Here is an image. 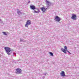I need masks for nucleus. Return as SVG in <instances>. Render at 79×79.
I'll use <instances>...</instances> for the list:
<instances>
[{"label": "nucleus", "instance_id": "7ed1b4c3", "mask_svg": "<svg viewBox=\"0 0 79 79\" xmlns=\"http://www.w3.org/2000/svg\"><path fill=\"white\" fill-rule=\"evenodd\" d=\"M22 71V70L21 69H16V72H15L16 74H21Z\"/></svg>", "mask_w": 79, "mask_h": 79}, {"label": "nucleus", "instance_id": "39448f33", "mask_svg": "<svg viewBox=\"0 0 79 79\" xmlns=\"http://www.w3.org/2000/svg\"><path fill=\"white\" fill-rule=\"evenodd\" d=\"M31 24V20H27L26 23V24H25V27H28V25H30Z\"/></svg>", "mask_w": 79, "mask_h": 79}, {"label": "nucleus", "instance_id": "9d476101", "mask_svg": "<svg viewBox=\"0 0 79 79\" xmlns=\"http://www.w3.org/2000/svg\"><path fill=\"white\" fill-rule=\"evenodd\" d=\"M61 50L62 52H64V53H65V54L66 53V51H67V50L64 49L63 48H61Z\"/></svg>", "mask_w": 79, "mask_h": 79}, {"label": "nucleus", "instance_id": "412c9836", "mask_svg": "<svg viewBox=\"0 0 79 79\" xmlns=\"http://www.w3.org/2000/svg\"><path fill=\"white\" fill-rule=\"evenodd\" d=\"M72 15H75V14H72Z\"/></svg>", "mask_w": 79, "mask_h": 79}, {"label": "nucleus", "instance_id": "a211bd4d", "mask_svg": "<svg viewBox=\"0 0 79 79\" xmlns=\"http://www.w3.org/2000/svg\"><path fill=\"white\" fill-rule=\"evenodd\" d=\"M13 55H16V54L15 53H13Z\"/></svg>", "mask_w": 79, "mask_h": 79}, {"label": "nucleus", "instance_id": "1a4fd4ad", "mask_svg": "<svg viewBox=\"0 0 79 79\" xmlns=\"http://www.w3.org/2000/svg\"><path fill=\"white\" fill-rule=\"evenodd\" d=\"M60 74L62 77H65V76H66L65 73H64V71H62L61 73H60Z\"/></svg>", "mask_w": 79, "mask_h": 79}, {"label": "nucleus", "instance_id": "f3484780", "mask_svg": "<svg viewBox=\"0 0 79 79\" xmlns=\"http://www.w3.org/2000/svg\"><path fill=\"white\" fill-rule=\"evenodd\" d=\"M31 3V2L30 1H28V3Z\"/></svg>", "mask_w": 79, "mask_h": 79}, {"label": "nucleus", "instance_id": "aec40b11", "mask_svg": "<svg viewBox=\"0 0 79 79\" xmlns=\"http://www.w3.org/2000/svg\"><path fill=\"white\" fill-rule=\"evenodd\" d=\"M69 54H71V53H70V52H69Z\"/></svg>", "mask_w": 79, "mask_h": 79}, {"label": "nucleus", "instance_id": "0eeeda50", "mask_svg": "<svg viewBox=\"0 0 79 79\" xmlns=\"http://www.w3.org/2000/svg\"><path fill=\"white\" fill-rule=\"evenodd\" d=\"M41 10H42L43 13H44V12L46 11L47 10V8H45V7L43 6L42 8H41Z\"/></svg>", "mask_w": 79, "mask_h": 79}, {"label": "nucleus", "instance_id": "dca6fc26", "mask_svg": "<svg viewBox=\"0 0 79 79\" xmlns=\"http://www.w3.org/2000/svg\"><path fill=\"white\" fill-rule=\"evenodd\" d=\"M44 76H46V75H47V73H44Z\"/></svg>", "mask_w": 79, "mask_h": 79}, {"label": "nucleus", "instance_id": "5701e85b", "mask_svg": "<svg viewBox=\"0 0 79 79\" xmlns=\"http://www.w3.org/2000/svg\"><path fill=\"white\" fill-rule=\"evenodd\" d=\"M2 23H3V22L2 21Z\"/></svg>", "mask_w": 79, "mask_h": 79}, {"label": "nucleus", "instance_id": "6e6552de", "mask_svg": "<svg viewBox=\"0 0 79 79\" xmlns=\"http://www.w3.org/2000/svg\"><path fill=\"white\" fill-rule=\"evenodd\" d=\"M71 18L72 19H73V20H76V15H72Z\"/></svg>", "mask_w": 79, "mask_h": 79}, {"label": "nucleus", "instance_id": "f8f14e48", "mask_svg": "<svg viewBox=\"0 0 79 79\" xmlns=\"http://www.w3.org/2000/svg\"><path fill=\"white\" fill-rule=\"evenodd\" d=\"M20 42H26V40H25L23 39H20Z\"/></svg>", "mask_w": 79, "mask_h": 79}, {"label": "nucleus", "instance_id": "4468645a", "mask_svg": "<svg viewBox=\"0 0 79 79\" xmlns=\"http://www.w3.org/2000/svg\"><path fill=\"white\" fill-rule=\"evenodd\" d=\"M49 53L50 54L51 56H53V53L52 52H49Z\"/></svg>", "mask_w": 79, "mask_h": 79}, {"label": "nucleus", "instance_id": "9b49d317", "mask_svg": "<svg viewBox=\"0 0 79 79\" xmlns=\"http://www.w3.org/2000/svg\"><path fill=\"white\" fill-rule=\"evenodd\" d=\"M17 13H18V14L19 15H20L22 14V13L21 12V10H18V11H17Z\"/></svg>", "mask_w": 79, "mask_h": 79}, {"label": "nucleus", "instance_id": "20e7f679", "mask_svg": "<svg viewBox=\"0 0 79 79\" xmlns=\"http://www.w3.org/2000/svg\"><path fill=\"white\" fill-rule=\"evenodd\" d=\"M54 20L57 22H60L61 21V18L58 16H56L55 17Z\"/></svg>", "mask_w": 79, "mask_h": 79}, {"label": "nucleus", "instance_id": "ddd939ff", "mask_svg": "<svg viewBox=\"0 0 79 79\" xmlns=\"http://www.w3.org/2000/svg\"><path fill=\"white\" fill-rule=\"evenodd\" d=\"M2 33H3V34L4 35H7V34H6V32H2Z\"/></svg>", "mask_w": 79, "mask_h": 79}, {"label": "nucleus", "instance_id": "f257e3e1", "mask_svg": "<svg viewBox=\"0 0 79 79\" xmlns=\"http://www.w3.org/2000/svg\"><path fill=\"white\" fill-rule=\"evenodd\" d=\"M30 8L31 10H34V11H33V13H39L40 12V10L39 8H35V6L34 5H31L30 6Z\"/></svg>", "mask_w": 79, "mask_h": 79}, {"label": "nucleus", "instance_id": "4be33fe9", "mask_svg": "<svg viewBox=\"0 0 79 79\" xmlns=\"http://www.w3.org/2000/svg\"><path fill=\"white\" fill-rule=\"evenodd\" d=\"M45 77L44 76V77Z\"/></svg>", "mask_w": 79, "mask_h": 79}, {"label": "nucleus", "instance_id": "6ab92c4d", "mask_svg": "<svg viewBox=\"0 0 79 79\" xmlns=\"http://www.w3.org/2000/svg\"><path fill=\"white\" fill-rule=\"evenodd\" d=\"M67 52H68V53H69V51H68V50H67Z\"/></svg>", "mask_w": 79, "mask_h": 79}, {"label": "nucleus", "instance_id": "f03ea898", "mask_svg": "<svg viewBox=\"0 0 79 79\" xmlns=\"http://www.w3.org/2000/svg\"><path fill=\"white\" fill-rule=\"evenodd\" d=\"M4 49L6 51V53L8 55H10L12 52H11V49L10 48L8 47H5L4 48Z\"/></svg>", "mask_w": 79, "mask_h": 79}, {"label": "nucleus", "instance_id": "423d86ee", "mask_svg": "<svg viewBox=\"0 0 79 79\" xmlns=\"http://www.w3.org/2000/svg\"><path fill=\"white\" fill-rule=\"evenodd\" d=\"M46 3L47 7L48 8L50 6V5H51V2L47 0H46Z\"/></svg>", "mask_w": 79, "mask_h": 79}, {"label": "nucleus", "instance_id": "2eb2a0df", "mask_svg": "<svg viewBox=\"0 0 79 79\" xmlns=\"http://www.w3.org/2000/svg\"><path fill=\"white\" fill-rule=\"evenodd\" d=\"M64 48L65 49V50H67V47H66V46H65L64 47Z\"/></svg>", "mask_w": 79, "mask_h": 79}]
</instances>
